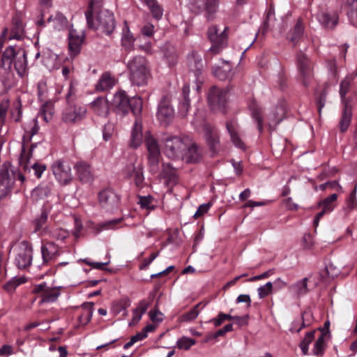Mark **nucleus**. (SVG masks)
I'll use <instances>...</instances> for the list:
<instances>
[{
	"label": "nucleus",
	"mask_w": 357,
	"mask_h": 357,
	"mask_svg": "<svg viewBox=\"0 0 357 357\" xmlns=\"http://www.w3.org/2000/svg\"><path fill=\"white\" fill-rule=\"evenodd\" d=\"M100 0H91L89 8L86 12V18L88 25L93 29L100 30L107 35L111 34L115 29V20L112 13L108 10H100L93 19L94 13H96L100 8Z\"/></svg>",
	"instance_id": "obj_1"
},
{
	"label": "nucleus",
	"mask_w": 357,
	"mask_h": 357,
	"mask_svg": "<svg viewBox=\"0 0 357 357\" xmlns=\"http://www.w3.org/2000/svg\"><path fill=\"white\" fill-rule=\"evenodd\" d=\"M0 66L6 71H11L13 67L20 77H23L27 69V56L22 48L8 46L1 54Z\"/></svg>",
	"instance_id": "obj_2"
},
{
	"label": "nucleus",
	"mask_w": 357,
	"mask_h": 357,
	"mask_svg": "<svg viewBox=\"0 0 357 357\" xmlns=\"http://www.w3.org/2000/svg\"><path fill=\"white\" fill-rule=\"evenodd\" d=\"M112 105L118 114L125 115L130 110L135 115L140 114L142 109V101L140 98H130L125 91H119L114 93Z\"/></svg>",
	"instance_id": "obj_3"
},
{
	"label": "nucleus",
	"mask_w": 357,
	"mask_h": 357,
	"mask_svg": "<svg viewBox=\"0 0 357 357\" xmlns=\"http://www.w3.org/2000/svg\"><path fill=\"white\" fill-rule=\"evenodd\" d=\"M131 82L137 86L147 84L150 77V72L147 67V61L144 56H137L130 59L127 64Z\"/></svg>",
	"instance_id": "obj_4"
},
{
	"label": "nucleus",
	"mask_w": 357,
	"mask_h": 357,
	"mask_svg": "<svg viewBox=\"0 0 357 357\" xmlns=\"http://www.w3.org/2000/svg\"><path fill=\"white\" fill-rule=\"evenodd\" d=\"M45 102L41 107L40 112L36 117L33 118L30 121L24 126L25 135L23 137L24 140L27 138L31 140L32 137L36 135L39 131V126L38 118H41L44 121L48 123L50 121L53 116V108L51 103L45 101Z\"/></svg>",
	"instance_id": "obj_5"
},
{
	"label": "nucleus",
	"mask_w": 357,
	"mask_h": 357,
	"mask_svg": "<svg viewBox=\"0 0 357 357\" xmlns=\"http://www.w3.org/2000/svg\"><path fill=\"white\" fill-rule=\"evenodd\" d=\"M188 137L169 136L163 140L164 153L172 160H179L187 149Z\"/></svg>",
	"instance_id": "obj_6"
},
{
	"label": "nucleus",
	"mask_w": 357,
	"mask_h": 357,
	"mask_svg": "<svg viewBox=\"0 0 357 357\" xmlns=\"http://www.w3.org/2000/svg\"><path fill=\"white\" fill-rule=\"evenodd\" d=\"M15 173L9 162H3L0 167V199L6 197L13 188Z\"/></svg>",
	"instance_id": "obj_7"
},
{
	"label": "nucleus",
	"mask_w": 357,
	"mask_h": 357,
	"mask_svg": "<svg viewBox=\"0 0 357 357\" xmlns=\"http://www.w3.org/2000/svg\"><path fill=\"white\" fill-rule=\"evenodd\" d=\"M61 287H50L46 282L36 284L32 290L40 297L39 304H50L56 302L61 295Z\"/></svg>",
	"instance_id": "obj_8"
},
{
	"label": "nucleus",
	"mask_w": 357,
	"mask_h": 357,
	"mask_svg": "<svg viewBox=\"0 0 357 357\" xmlns=\"http://www.w3.org/2000/svg\"><path fill=\"white\" fill-rule=\"evenodd\" d=\"M227 28L220 32L217 26H211L208 29V38L212 43V46L209 48L208 52L213 54L220 53L227 44V36L226 34Z\"/></svg>",
	"instance_id": "obj_9"
},
{
	"label": "nucleus",
	"mask_w": 357,
	"mask_h": 357,
	"mask_svg": "<svg viewBox=\"0 0 357 357\" xmlns=\"http://www.w3.org/2000/svg\"><path fill=\"white\" fill-rule=\"evenodd\" d=\"M51 169L56 180L59 183L67 185L72 181L71 167L68 162L57 160L52 163Z\"/></svg>",
	"instance_id": "obj_10"
},
{
	"label": "nucleus",
	"mask_w": 357,
	"mask_h": 357,
	"mask_svg": "<svg viewBox=\"0 0 357 357\" xmlns=\"http://www.w3.org/2000/svg\"><path fill=\"white\" fill-rule=\"evenodd\" d=\"M33 248L26 241H22L17 246V254L15 259L16 266L21 269L28 267L32 261Z\"/></svg>",
	"instance_id": "obj_11"
},
{
	"label": "nucleus",
	"mask_w": 357,
	"mask_h": 357,
	"mask_svg": "<svg viewBox=\"0 0 357 357\" xmlns=\"http://www.w3.org/2000/svg\"><path fill=\"white\" fill-rule=\"evenodd\" d=\"M144 142L148 151V160L152 171H155L159 163L160 151L154 137L147 132L144 135Z\"/></svg>",
	"instance_id": "obj_12"
},
{
	"label": "nucleus",
	"mask_w": 357,
	"mask_h": 357,
	"mask_svg": "<svg viewBox=\"0 0 357 357\" xmlns=\"http://www.w3.org/2000/svg\"><path fill=\"white\" fill-rule=\"evenodd\" d=\"M229 90L213 86L208 93V102L213 110L222 111L227 100Z\"/></svg>",
	"instance_id": "obj_13"
},
{
	"label": "nucleus",
	"mask_w": 357,
	"mask_h": 357,
	"mask_svg": "<svg viewBox=\"0 0 357 357\" xmlns=\"http://www.w3.org/2000/svg\"><path fill=\"white\" fill-rule=\"evenodd\" d=\"M297 66L299 79L305 86H307L313 79V64L303 53L297 56Z\"/></svg>",
	"instance_id": "obj_14"
},
{
	"label": "nucleus",
	"mask_w": 357,
	"mask_h": 357,
	"mask_svg": "<svg viewBox=\"0 0 357 357\" xmlns=\"http://www.w3.org/2000/svg\"><path fill=\"white\" fill-rule=\"evenodd\" d=\"M204 138L210 150L216 153L220 150V135L217 129L212 125L204 123L202 126Z\"/></svg>",
	"instance_id": "obj_15"
},
{
	"label": "nucleus",
	"mask_w": 357,
	"mask_h": 357,
	"mask_svg": "<svg viewBox=\"0 0 357 357\" xmlns=\"http://www.w3.org/2000/svg\"><path fill=\"white\" fill-rule=\"evenodd\" d=\"M84 32L71 27L68 33V52L72 59L77 56L81 51V47L84 40Z\"/></svg>",
	"instance_id": "obj_16"
},
{
	"label": "nucleus",
	"mask_w": 357,
	"mask_h": 357,
	"mask_svg": "<svg viewBox=\"0 0 357 357\" xmlns=\"http://www.w3.org/2000/svg\"><path fill=\"white\" fill-rule=\"evenodd\" d=\"M86 109L80 105H69L62 113V121L66 123H76L84 119Z\"/></svg>",
	"instance_id": "obj_17"
},
{
	"label": "nucleus",
	"mask_w": 357,
	"mask_h": 357,
	"mask_svg": "<svg viewBox=\"0 0 357 357\" xmlns=\"http://www.w3.org/2000/svg\"><path fill=\"white\" fill-rule=\"evenodd\" d=\"M188 63L190 70L193 71L195 77V89L197 92L201 90L204 82V77L202 75L203 63L202 58L197 54H192L188 56Z\"/></svg>",
	"instance_id": "obj_18"
},
{
	"label": "nucleus",
	"mask_w": 357,
	"mask_h": 357,
	"mask_svg": "<svg viewBox=\"0 0 357 357\" xmlns=\"http://www.w3.org/2000/svg\"><path fill=\"white\" fill-rule=\"evenodd\" d=\"M99 203L106 211H112L118 206L119 196L112 189L107 188L98 194Z\"/></svg>",
	"instance_id": "obj_19"
},
{
	"label": "nucleus",
	"mask_w": 357,
	"mask_h": 357,
	"mask_svg": "<svg viewBox=\"0 0 357 357\" xmlns=\"http://www.w3.org/2000/svg\"><path fill=\"white\" fill-rule=\"evenodd\" d=\"M35 147V145L32 144L29 152L26 153L24 149H22V152L20 158V165L25 170H29L30 167L34 171V174L37 178H40L42 176L43 172L46 169V166L42 163L34 162L29 166V160L32 155V151Z\"/></svg>",
	"instance_id": "obj_20"
},
{
	"label": "nucleus",
	"mask_w": 357,
	"mask_h": 357,
	"mask_svg": "<svg viewBox=\"0 0 357 357\" xmlns=\"http://www.w3.org/2000/svg\"><path fill=\"white\" fill-rule=\"evenodd\" d=\"M123 174L127 178L133 179L137 187H141L144 181L142 167L140 164L135 165L134 163L126 165L123 169Z\"/></svg>",
	"instance_id": "obj_21"
},
{
	"label": "nucleus",
	"mask_w": 357,
	"mask_h": 357,
	"mask_svg": "<svg viewBox=\"0 0 357 357\" xmlns=\"http://www.w3.org/2000/svg\"><path fill=\"white\" fill-rule=\"evenodd\" d=\"M93 113L100 117L106 118L110 112L109 101L103 96L96 98L90 104Z\"/></svg>",
	"instance_id": "obj_22"
},
{
	"label": "nucleus",
	"mask_w": 357,
	"mask_h": 357,
	"mask_svg": "<svg viewBox=\"0 0 357 357\" xmlns=\"http://www.w3.org/2000/svg\"><path fill=\"white\" fill-rule=\"evenodd\" d=\"M74 169L77 179L82 183H89L93 180V174L90 165L88 163L80 161L77 162Z\"/></svg>",
	"instance_id": "obj_23"
},
{
	"label": "nucleus",
	"mask_w": 357,
	"mask_h": 357,
	"mask_svg": "<svg viewBox=\"0 0 357 357\" xmlns=\"http://www.w3.org/2000/svg\"><path fill=\"white\" fill-rule=\"evenodd\" d=\"M43 263L40 266H45L54 261L60 255L58 247L53 243H48L41 246Z\"/></svg>",
	"instance_id": "obj_24"
},
{
	"label": "nucleus",
	"mask_w": 357,
	"mask_h": 357,
	"mask_svg": "<svg viewBox=\"0 0 357 357\" xmlns=\"http://www.w3.org/2000/svg\"><path fill=\"white\" fill-rule=\"evenodd\" d=\"M226 128L230 135L231 142L238 149L245 150L246 146L239 134V126L235 120L227 122Z\"/></svg>",
	"instance_id": "obj_25"
},
{
	"label": "nucleus",
	"mask_w": 357,
	"mask_h": 357,
	"mask_svg": "<svg viewBox=\"0 0 357 357\" xmlns=\"http://www.w3.org/2000/svg\"><path fill=\"white\" fill-rule=\"evenodd\" d=\"M157 117L160 123L164 124H167L173 119L174 109L167 101L162 100L160 102Z\"/></svg>",
	"instance_id": "obj_26"
},
{
	"label": "nucleus",
	"mask_w": 357,
	"mask_h": 357,
	"mask_svg": "<svg viewBox=\"0 0 357 357\" xmlns=\"http://www.w3.org/2000/svg\"><path fill=\"white\" fill-rule=\"evenodd\" d=\"M201 153L198 146L195 143H191L188 138L187 149L183 151L181 160L186 162H196L199 160Z\"/></svg>",
	"instance_id": "obj_27"
},
{
	"label": "nucleus",
	"mask_w": 357,
	"mask_h": 357,
	"mask_svg": "<svg viewBox=\"0 0 357 357\" xmlns=\"http://www.w3.org/2000/svg\"><path fill=\"white\" fill-rule=\"evenodd\" d=\"M213 73L219 79L225 80L231 77V66L228 61H222L213 67Z\"/></svg>",
	"instance_id": "obj_28"
},
{
	"label": "nucleus",
	"mask_w": 357,
	"mask_h": 357,
	"mask_svg": "<svg viewBox=\"0 0 357 357\" xmlns=\"http://www.w3.org/2000/svg\"><path fill=\"white\" fill-rule=\"evenodd\" d=\"M317 19L324 26L328 29L334 28L338 22V15L335 12H320L317 15Z\"/></svg>",
	"instance_id": "obj_29"
},
{
	"label": "nucleus",
	"mask_w": 357,
	"mask_h": 357,
	"mask_svg": "<svg viewBox=\"0 0 357 357\" xmlns=\"http://www.w3.org/2000/svg\"><path fill=\"white\" fill-rule=\"evenodd\" d=\"M143 137L142 124L136 121L131 130L130 146L134 149L138 148L142 143Z\"/></svg>",
	"instance_id": "obj_30"
},
{
	"label": "nucleus",
	"mask_w": 357,
	"mask_h": 357,
	"mask_svg": "<svg viewBox=\"0 0 357 357\" xmlns=\"http://www.w3.org/2000/svg\"><path fill=\"white\" fill-rule=\"evenodd\" d=\"M135 38L133 34L130 32L127 23L125 22V26L122 29L121 33V46L126 52H130L134 49V43Z\"/></svg>",
	"instance_id": "obj_31"
},
{
	"label": "nucleus",
	"mask_w": 357,
	"mask_h": 357,
	"mask_svg": "<svg viewBox=\"0 0 357 357\" xmlns=\"http://www.w3.org/2000/svg\"><path fill=\"white\" fill-rule=\"evenodd\" d=\"M219 4V0H192V5L197 8L198 11L206 10L208 13H213L216 10Z\"/></svg>",
	"instance_id": "obj_32"
},
{
	"label": "nucleus",
	"mask_w": 357,
	"mask_h": 357,
	"mask_svg": "<svg viewBox=\"0 0 357 357\" xmlns=\"http://www.w3.org/2000/svg\"><path fill=\"white\" fill-rule=\"evenodd\" d=\"M190 86L185 85L182 89V100L178 105V113L182 117H185L190 107V100L189 99Z\"/></svg>",
	"instance_id": "obj_33"
},
{
	"label": "nucleus",
	"mask_w": 357,
	"mask_h": 357,
	"mask_svg": "<svg viewBox=\"0 0 357 357\" xmlns=\"http://www.w3.org/2000/svg\"><path fill=\"white\" fill-rule=\"evenodd\" d=\"M116 84L115 78L109 73H104L96 84V89L104 91L112 89Z\"/></svg>",
	"instance_id": "obj_34"
},
{
	"label": "nucleus",
	"mask_w": 357,
	"mask_h": 357,
	"mask_svg": "<svg viewBox=\"0 0 357 357\" xmlns=\"http://www.w3.org/2000/svg\"><path fill=\"white\" fill-rule=\"evenodd\" d=\"M47 22L52 23V27L56 31H62L68 27V20L61 13H56L54 17L50 16Z\"/></svg>",
	"instance_id": "obj_35"
},
{
	"label": "nucleus",
	"mask_w": 357,
	"mask_h": 357,
	"mask_svg": "<svg viewBox=\"0 0 357 357\" xmlns=\"http://www.w3.org/2000/svg\"><path fill=\"white\" fill-rule=\"evenodd\" d=\"M43 63L49 70L58 69L59 67L58 55L51 52L43 54Z\"/></svg>",
	"instance_id": "obj_36"
},
{
	"label": "nucleus",
	"mask_w": 357,
	"mask_h": 357,
	"mask_svg": "<svg viewBox=\"0 0 357 357\" xmlns=\"http://www.w3.org/2000/svg\"><path fill=\"white\" fill-rule=\"evenodd\" d=\"M93 303H87L82 305V312L78 318L80 324L86 325L91 321L93 312Z\"/></svg>",
	"instance_id": "obj_37"
},
{
	"label": "nucleus",
	"mask_w": 357,
	"mask_h": 357,
	"mask_svg": "<svg viewBox=\"0 0 357 357\" xmlns=\"http://www.w3.org/2000/svg\"><path fill=\"white\" fill-rule=\"evenodd\" d=\"M142 1L150 10L153 17L157 20L162 17L163 9L156 0H142Z\"/></svg>",
	"instance_id": "obj_38"
},
{
	"label": "nucleus",
	"mask_w": 357,
	"mask_h": 357,
	"mask_svg": "<svg viewBox=\"0 0 357 357\" xmlns=\"http://www.w3.org/2000/svg\"><path fill=\"white\" fill-rule=\"evenodd\" d=\"M24 35V26L22 22L18 19H13V27L10 31V35L8 40L16 39L21 40Z\"/></svg>",
	"instance_id": "obj_39"
},
{
	"label": "nucleus",
	"mask_w": 357,
	"mask_h": 357,
	"mask_svg": "<svg viewBox=\"0 0 357 357\" xmlns=\"http://www.w3.org/2000/svg\"><path fill=\"white\" fill-rule=\"evenodd\" d=\"M351 109L347 105H346L339 123L340 130L342 132H346L349 127L351 121Z\"/></svg>",
	"instance_id": "obj_40"
},
{
	"label": "nucleus",
	"mask_w": 357,
	"mask_h": 357,
	"mask_svg": "<svg viewBox=\"0 0 357 357\" xmlns=\"http://www.w3.org/2000/svg\"><path fill=\"white\" fill-rule=\"evenodd\" d=\"M307 278H304L301 280L290 286V289L296 296L305 295L308 292Z\"/></svg>",
	"instance_id": "obj_41"
},
{
	"label": "nucleus",
	"mask_w": 357,
	"mask_h": 357,
	"mask_svg": "<svg viewBox=\"0 0 357 357\" xmlns=\"http://www.w3.org/2000/svg\"><path fill=\"white\" fill-rule=\"evenodd\" d=\"M201 306V303H198L195 305L192 309H190L188 312L181 314L178 318V321L180 323H190L194 321L199 315L200 312L199 307Z\"/></svg>",
	"instance_id": "obj_42"
},
{
	"label": "nucleus",
	"mask_w": 357,
	"mask_h": 357,
	"mask_svg": "<svg viewBox=\"0 0 357 357\" xmlns=\"http://www.w3.org/2000/svg\"><path fill=\"white\" fill-rule=\"evenodd\" d=\"M162 175L170 184H175L178 181L177 171L169 164L164 167Z\"/></svg>",
	"instance_id": "obj_43"
},
{
	"label": "nucleus",
	"mask_w": 357,
	"mask_h": 357,
	"mask_svg": "<svg viewBox=\"0 0 357 357\" xmlns=\"http://www.w3.org/2000/svg\"><path fill=\"white\" fill-rule=\"evenodd\" d=\"M337 196L336 194H332L324 199L320 201L318 206L322 208L324 211L331 212L334 209L333 202L336 201Z\"/></svg>",
	"instance_id": "obj_44"
},
{
	"label": "nucleus",
	"mask_w": 357,
	"mask_h": 357,
	"mask_svg": "<svg viewBox=\"0 0 357 357\" xmlns=\"http://www.w3.org/2000/svg\"><path fill=\"white\" fill-rule=\"evenodd\" d=\"M314 333L315 331L307 332L299 344V347L304 355L308 354L309 345L314 339Z\"/></svg>",
	"instance_id": "obj_45"
},
{
	"label": "nucleus",
	"mask_w": 357,
	"mask_h": 357,
	"mask_svg": "<svg viewBox=\"0 0 357 357\" xmlns=\"http://www.w3.org/2000/svg\"><path fill=\"white\" fill-rule=\"evenodd\" d=\"M196 341L190 337L183 336L176 341V347L179 349L189 350Z\"/></svg>",
	"instance_id": "obj_46"
},
{
	"label": "nucleus",
	"mask_w": 357,
	"mask_h": 357,
	"mask_svg": "<svg viewBox=\"0 0 357 357\" xmlns=\"http://www.w3.org/2000/svg\"><path fill=\"white\" fill-rule=\"evenodd\" d=\"M325 347V335L324 334H321L314 344L312 353L317 356L321 355L323 354Z\"/></svg>",
	"instance_id": "obj_47"
},
{
	"label": "nucleus",
	"mask_w": 357,
	"mask_h": 357,
	"mask_svg": "<svg viewBox=\"0 0 357 357\" xmlns=\"http://www.w3.org/2000/svg\"><path fill=\"white\" fill-rule=\"evenodd\" d=\"M303 25L300 20H298L295 25L294 28L291 30L289 33V39L291 41L294 42L300 38L303 33Z\"/></svg>",
	"instance_id": "obj_48"
},
{
	"label": "nucleus",
	"mask_w": 357,
	"mask_h": 357,
	"mask_svg": "<svg viewBox=\"0 0 357 357\" xmlns=\"http://www.w3.org/2000/svg\"><path fill=\"white\" fill-rule=\"evenodd\" d=\"M250 109L252 113V117L257 122L258 130L261 132L263 130L262 119L261 116V111L259 108L255 104L252 103L250 105Z\"/></svg>",
	"instance_id": "obj_49"
},
{
	"label": "nucleus",
	"mask_w": 357,
	"mask_h": 357,
	"mask_svg": "<svg viewBox=\"0 0 357 357\" xmlns=\"http://www.w3.org/2000/svg\"><path fill=\"white\" fill-rule=\"evenodd\" d=\"M50 193V188L45 185H39L33 190L32 197L36 199H43Z\"/></svg>",
	"instance_id": "obj_50"
},
{
	"label": "nucleus",
	"mask_w": 357,
	"mask_h": 357,
	"mask_svg": "<svg viewBox=\"0 0 357 357\" xmlns=\"http://www.w3.org/2000/svg\"><path fill=\"white\" fill-rule=\"evenodd\" d=\"M346 204L349 211L357 209L356 185L347 199Z\"/></svg>",
	"instance_id": "obj_51"
},
{
	"label": "nucleus",
	"mask_w": 357,
	"mask_h": 357,
	"mask_svg": "<svg viewBox=\"0 0 357 357\" xmlns=\"http://www.w3.org/2000/svg\"><path fill=\"white\" fill-rule=\"evenodd\" d=\"M273 290V283L271 282H266L264 285L260 286L257 289L258 296L259 298H263L270 294Z\"/></svg>",
	"instance_id": "obj_52"
},
{
	"label": "nucleus",
	"mask_w": 357,
	"mask_h": 357,
	"mask_svg": "<svg viewBox=\"0 0 357 357\" xmlns=\"http://www.w3.org/2000/svg\"><path fill=\"white\" fill-rule=\"evenodd\" d=\"M114 133V125L110 122L105 124L102 129V138L105 141H109L112 139Z\"/></svg>",
	"instance_id": "obj_53"
},
{
	"label": "nucleus",
	"mask_w": 357,
	"mask_h": 357,
	"mask_svg": "<svg viewBox=\"0 0 357 357\" xmlns=\"http://www.w3.org/2000/svg\"><path fill=\"white\" fill-rule=\"evenodd\" d=\"M22 116V105L20 101L15 104L11 110V119L15 122L20 121Z\"/></svg>",
	"instance_id": "obj_54"
},
{
	"label": "nucleus",
	"mask_w": 357,
	"mask_h": 357,
	"mask_svg": "<svg viewBox=\"0 0 357 357\" xmlns=\"http://www.w3.org/2000/svg\"><path fill=\"white\" fill-rule=\"evenodd\" d=\"M38 96L40 101H46L47 99V84L43 79L40 80L38 83Z\"/></svg>",
	"instance_id": "obj_55"
},
{
	"label": "nucleus",
	"mask_w": 357,
	"mask_h": 357,
	"mask_svg": "<svg viewBox=\"0 0 357 357\" xmlns=\"http://www.w3.org/2000/svg\"><path fill=\"white\" fill-rule=\"evenodd\" d=\"M275 20V11L273 8H270L266 12V20L264 22V29H268L273 26Z\"/></svg>",
	"instance_id": "obj_56"
},
{
	"label": "nucleus",
	"mask_w": 357,
	"mask_h": 357,
	"mask_svg": "<svg viewBox=\"0 0 357 357\" xmlns=\"http://www.w3.org/2000/svg\"><path fill=\"white\" fill-rule=\"evenodd\" d=\"M47 220V213L43 212L35 221V231H38L43 229Z\"/></svg>",
	"instance_id": "obj_57"
},
{
	"label": "nucleus",
	"mask_w": 357,
	"mask_h": 357,
	"mask_svg": "<svg viewBox=\"0 0 357 357\" xmlns=\"http://www.w3.org/2000/svg\"><path fill=\"white\" fill-rule=\"evenodd\" d=\"M284 116V108L280 106L275 108V112L273 114L271 117L272 120L275 121V124L279 123Z\"/></svg>",
	"instance_id": "obj_58"
},
{
	"label": "nucleus",
	"mask_w": 357,
	"mask_h": 357,
	"mask_svg": "<svg viewBox=\"0 0 357 357\" xmlns=\"http://www.w3.org/2000/svg\"><path fill=\"white\" fill-rule=\"evenodd\" d=\"M350 87V81L348 79H344L340 83V95L342 100H344L345 96Z\"/></svg>",
	"instance_id": "obj_59"
},
{
	"label": "nucleus",
	"mask_w": 357,
	"mask_h": 357,
	"mask_svg": "<svg viewBox=\"0 0 357 357\" xmlns=\"http://www.w3.org/2000/svg\"><path fill=\"white\" fill-rule=\"evenodd\" d=\"M153 198L151 196L139 197L138 204H140L142 208L146 209H153L151 206Z\"/></svg>",
	"instance_id": "obj_60"
},
{
	"label": "nucleus",
	"mask_w": 357,
	"mask_h": 357,
	"mask_svg": "<svg viewBox=\"0 0 357 357\" xmlns=\"http://www.w3.org/2000/svg\"><path fill=\"white\" fill-rule=\"evenodd\" d=\"M211 207V203L201 204L194 214L195 218H198L206 213Z\"/></svg>",
	"instance_id": "obj_61"
},
{
	"label": "nucleus",
	"mask_w": 357,
	"mask_h": 357,
	"mask_svg": "<svg viewBox=\"0 0 357 357\" xmlns=\"http://www.w3.org/2000/svg\"><path fill=\"white\" fill-rule=\"evenodd\" d=\"M149 317L153 322L160 323L163 320V314L159 310H151L149 312Z\"/></svg>",
	"instance_id": "obj_62"
},
{
	"label": "nucleus",
	"mask_w": 357,
	"mask_h": 357,
	"mask_svg": "<svg viewBox=\"0 0 357 357\" xmlns=\"http://www.w3.org/2000/svg\"><path fill=\"white\" fill-rule=\"evenodd\" d=\"M273 269H270V270H268L267 271H265L264 273L260 274V275H255V276H253L252 278H250L248 281V282H255V281H257V280H262V279H264V278H267L270 276H271L273 274Z\"/></svg>",
	"instance_id": "obj_63"
},
{
	"label": "nucleus",
	"mask_w": 357,
	"mask_h": 357,
	"mask_svg": "<svg viewBox=\"0 0 357 357\" xmlns=\"http://www.w3.org/2000/svg\"><path fill=\"white\" fill-rule=\"evenodd\" d=\"M52 236L58 240H64L68 236V232L64 229H56L52 231Z\"/></svg>",
	"instance_id": "obj_64"
}]
</instances>
